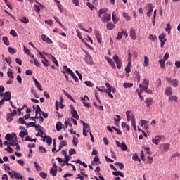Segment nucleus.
<instances>
[{
  "instance_id": "603ef678",
  "label": "nucleus",
  "mask_w": 180,
  "mask_h": 180,
  "mask_svg": "<svg viewBox=\"0 0 180 180\" xmlns=\"http://www.w3.org/2000/svg\"><path fill=\"white\" fill-rule=\"evenodd\" d=\"M149 39L152 40V41H155V40H157V36H154V34H150Z\"/></svg>"
},
{
  "instance_id": "cd10ccee",
  "label": "nucleus",
  "mask_w": 180,
  "mask_h": 180,
  "mask_svg": "<svg viewBox=\"0 0 180 180\" xmlns=\"http://www.w3.org/2000/svg\"><path fill=\"white\" fill-rule=\"evenodd\" d=\"M42 64H44V65L45 67L50 66V63H49V60H47V58L45 57V56H44V60L42 61Z\"/></svg>"
},
{
  "instance_id": "864d4df0",
  "label": "nucleus",
  "mask_w": 180,
  "mask_h": 180,
  "mask_svg": "<svg viewBox=\"0 0 180 180\" xmlns=\"http://www.w3.org/2000/svg\"><path fill=\"white\" fill-rule=\"evenodd\" d=\"M76 178H79L81 180H85L84 178V174H82V172H80V174H77Z\"/></svg>"
},
{
  "instance_id": "f03ea898",
  "label": "nucleus",
  "mask_w": 180,
  "mask_h": 180,
  "mask_svg": "<svg viewBox=\"0 0 180 180\" xmlns=\"http://www.w3.org/2000/svg\"><path fill=\"white\" fill-rule=\"evenodd\" d=\"M8 174L11 178H15V179H23L22 175L16 171H9Z\"/></svg>"
},
{
  "instance_id": "f704fd0d",
  "label": "nucleus",
  "mask_w": 180,
  "mask_h": 180,
  "mask_svg": "<svg viewBox=\"0 0 180 180\" xmlns=\"http://www.w3.org/2000/svg\"><path fill=\"white\" fill-rule=\"evenodd\" d=\"M5 139L8 142L9 141L10 143V141H11V139H13V136L11 133H8L7 134H6Z\"/></svg>"
},
{
  "instance_id": "423d86ee",
  "label": "nucleus",
  "mask_w": 180,
  "mask_h": 180,
  "mask_svg": "<svg viewBox=\"0 0 180 180\" xmlns=\"http://www.w3.org/2000/svg\"><path fill=\"white\" fill-rule=\"evenodd\" d=\"M115 143L117 147H121L122 151H127V150H128V147L124 141H122V143H121L120 141H119L118 140H116Z\"/></svg>"
},
{
  "instance_id": "79ce46f5",
  "label": "nucleus",
  "mask_w": 180,
  "mask_h": 180,
  "mask_svg": "<svg viewBox=\"0 0 180 180\" xmlns=\"http://www.w3.org/2000/svg\"><path fill=\"white\" fill-rule=\"evenodd\" d=\"M8 51L11 54H15L17 53V50L15 49H13V47H8Z\"/></svg>"
},
{
  "instance_id": "bb28decb",
  "label": "nucleus",
  "mask_w": 180,
  "mask_h": 180,
  "mask_svg": "<svg viewBox=\"0 0 180 180\" xmlns=\"http://www.w3.org/2000/svg\"><path fill=\"white\" fill-rule=\"evenodd\" d=\"M10 110V113H8L7 115H6V118H7V121L8 122H12L13 120V116L11 115L12 113V110L11 109H9Z\"/></svg>"
},
{
  "instance_id": "680f3d73",
  "label": "nucleus",
  "mask_w": 180,
  "mask_h": 180,
  "mask_svg": "<svg viewBox=\"0 0 180 180\" xmlns=\"http://www.w3.org/2000/svg\"><path fill=\"white\" fill-rule=\"evenodd\" d=\"M72 141H73L74 146H77L79 141H78V139H77V137H75V136H74Z\"/></svg>"
},
{
  "instance_id": "13d9d810",
  "label": "nucleus",
  "mask_w": 180,
  "mask_h": 180,
  "mask_svg": "<svg viewBox=\"0 0 180 180\" xmlns=\"http://www.w3.org/2000/svg\"><path fill=\"white\" fill-rule=\"evenodd\" d=\"M18 122L21 123L22 124H26V122H25L24 117H20L18 119Z\"/></svg>"
},
{
  "instance_id": "8fccbe9b",
  "label": "nucleus",
  "mask_w": 180,
  "mask_h": 180,
  "mask_svg": "<svg viewBox=\"0 0 180 180\" xmlns=\"http://www.w3.org/2000/svg\"><path fill=\"white\" fill-rule=\"evenodd\" d=\"M86 6H88V8H89V9H91V11H93L94 6V4H92V3H90V1H87Z\"/></svg>"
},
{
  "instance_id": "4c0bfd02",
  "label": "nucleus",
  "mask_w": 180,
  "mask_h": 180,
  "mask_svg": "<svg viewBox=\"0 0 180 180\" xmlns=\"http://www.w3.org/2000/svg\"><path fill=\"white\" fill-rule=\"evenodd\" d=\"M159 63L160 64L161 68L165 69V58L162 59V60H159Z\"/></svg>"
},
{
  "instance_id": "ddd939ff",
  "label": "nucleus",
  "mask_w": 180,
  "mask_h": 180,
  "mask_svg": "<svg viewBox=\"0 0 180 180\" xmlns=\"http://www.w3.org/2000/svg\"><path fill=\"white\" fill-rule=\"evenodd\" d=\"M33 81L35 84L36 87L37 88V89H39V91H43V88L41 86V84H40V82H39V81H37V79H36V78H33Z\"/></svg>"
},
{
  "instance_id": "338daca9",
  "label": "nucleus",
  "mask_w": 180,
  "mask_h": 180,
  "mask_svg": "<svg viewBox=\"0 0 180 180\" xmlns=\"http://www.w3.org/2000/svg\"><path fill=\"white\" fill-rule=\"evenodd\" d=\"M85 84L86 85H87V86H90V87L94 86V84L91 81H85Z\"/></svg>"
},
{
  "instance_id": "393cba45",
  "label": "nucleus",
  "mask_w": 180,
  "mask_h": 180,
  "mask_svg": "<svg viewBox=\"0 0 180 180\" xmlns=\"http://www.w3.org/2000/svg\"><path fill=\"white\" fill-rule=\"evenodd\" d=\"M63 92L64 95H65V96H67V98L70 99V101L75 102V99H73L72 96H71V95L70 94H68V92H66V91H65V89H63Z\"/></svg>"
},
{
  "instance_id": "5701e85b",
  "label": "nucleus",
  "mask_w": 180,
  "mask_h": 180,
  "mask_svg": "<svg viewBox=\"0 0 180 180\" xmlns=\"http://www.w3.org/2000/svg\"><path fill=\"white\" fill-rule=\"evenodd\" d=\"M131 124L133 126V128L134 129L135 131L137 130L136 129V119L134 116V115H132V117H131Z\"/></svg>"
},
{
  "instance_id": "f257e3e1",
  "label": "nucleus",
  "mask_w": 180,
  "mask_h": 180,
  "mask_svg": "<svg viewBox=\"0 0 180 180\" xmlns=\"http://www.w3.org/2000/svg\"><path fill=\"white\" fill-rule=\"evenodd\" d=\"M149 85H150L149 79L148 78H144V79L143 80V85L141 84H140L139 85L140 90L147 92V89Z\"/></svg>"
},
{
  "instance_id": "a19ab883",
  "label": "nucleus",
  "mask_w": 180,
  "mask_h": 180,
  "mask_svg": "<svg viewBox=\"0 0 180 180\" xmlns=\"http://www.w3.org/2000/svg\"><path fill=\"white\" fill-rule=\"evenodd\" d=\"M64 71H65L67 74H70V75H72V70H70V68H68L67 65L64 66Z\"/></svg>"
},
{
  "instance_id": "6ab92c4d",
  "label": "nucleus",
  "mask_w": 180,
  "mask_h": 180,
  "mask_svg": "<svg viewBox=\"0 0 180 180\" xmlns=\"http://www.w3.org/2000/svg\"><path fill=\"white\" fill-rule=\"evenodd\" d=\"M131 66H132V63L131 61H129L128 65H127L125 68V71L127 74H129L131 71Z\"/></svg>"
},
{
  "instance_id": "b1692460",
  "label": "nucleus",
  "mask_w": 180,
  "mask_h": 180,
  "mask_svg": "<svg viewBox=\"0 0 180 180\" xmlns=\"http://www.w3.org/2000/svg\"><path fill=\"white\" fill-rule=\"evenodd\" d=\"M107 61L109 63L110 65H111V67L112 68L116 69V65H115L114 61H112V58L108 57V58H107Z\"/></svg>"
},
{
  "instance_id": "4d7b16f0",
  "label": "nucleus",
  "mask_w": 180,
  "mask_h": 180,
  "mask_svg": "<svg viewBox=\"0 0 180 180\" xmlns=\"http://www.w3.org/2000/svg\"><path fill=\"white\" fill-rule=\"evenodd\" d=\"M10 34H11V36H13L14 37H17L18 36V34L16 33L15 30H14L13 29L11 30Z\"/></svg>"
},
{
  "instance_id": "aec40b11",
  "label": "nucleus",
  "mask_w": 180,
  "mask_h": 180,
  "mask_svg": "<svg viewBox=\"0 0 180 180\" xmlns=\"http://www.w3.org/2000/svg\"><path fill=\"white\" fill-rule=\"evenodd\" d=\"M153 101V98H146V99L145 100V103L146 104L147 108H149L150 105H152Z\"/></svg>"
},
{
  "instance_id": "2f4dec72",
  "label": "nucleus",
  "mask_w": 180,
  "mask_h": 180,
  "mask_svg": "<svg viewBox=\"0 0 180 180\" xmlns=\"http://www.w3.org/2000/svg\"><path fill=\"white\" fill-rule=\"evenodd\" d=\"M2 41H4V44H6V46H9L10 41H9L8 37H6V36H4L2 37Z\"/></svg>"
},
{
  "instance_id": "39448f33",
  "label": "nucleus",
  "mask_w": 180,
  "mask_h": 180,
  "mask_svg": "<svg viewBox=\"0 0 180 180\" xmlns=\"http://www.w3.org/2000/svg\"><path fill=\"white\" fill-rule=\"evenodd\" d=\"M113 60L116 63L117 68H118V70H121L122 61L117 54H115V56H113Z\"/></svg>"
},
{
  "instance_id": "dca6fc26",
  "label": "nucleus",
  "mask_w": 180,
  "mask_h": 180,
  "mask_svg": "<svg viewBox=\"0 0 180 180\" xmlns=\"http://www.w3.org/2000/svg\"><path fill=\"white\" fill-rule=\"evenodd\" d=\"M48 143L49 146H50L51 144H52L53 143V139L51 137H50V136H44V139H43V141H46Z\"/></svg>"
},
{
  "instance_id": "c756f323",
  "label": "nucleus",
  "mask_w": 180,
  "mask_h": 180,
  "mask_svg": "<svg viewBox=\"0 0 180 180\" xmlns=\"http://www.w3.org/2000/svg\"><path fill=\"white\" fill-rule=\"evenodd\" d=\"M122 16L126 19V20H130L131 16H129V13H126V11H123Z\"/></svg>"
},
{
  "instance_id": "4468645a",
  "label": "nucleus",
  "mask_w": 180,
  "mask_h": 180,
  "mask_svg": "<svg viewBox=\"0 0 180 180\" xmlns=\"http://www.w3.org/2000/svg\"><path fill=\"white\" fill-rule=\"evenodd\" d=\"M77 32V34L79 37V39H80L82 40V41H83V43L87 46V47H90V46H89V44L86 43V41H85V40L83 39L82 36V33L79 30H76Z\"/></svg>"
},
{
  "instance_id": "6e6d98bb",
  "label": "nucleus",
  "mask_w": 180,
  "mask_h": 180,
  "mask_svg": "<svg viewBox=\"0 0 180 180\" xmlns=\"http://www.w3.org/2000/svg\"><path fill=\"white\" fill-rule=\"evenodd\" d=\"M37 139H31L30 136L25 137V141H34V143H36Z\"/></svg>"
},
{
  "instance_id": "0e129e2a",
  "label": "nucleus",
  "mask_w": 180,
  "mask_h": 180,
  "mask_svg": "<svg viewBox=\"0 0 180 180\" xmlns=\"http://www.w3.org/2000/svg\"><path fill=\"white\" fill-rule=\"evenodd\" d=\"M7 75L9 78H14V74L12 71H8Z\"/></svg>"
},
{
  "instance_id": "3c124183",
  "label": "nucleus",
  "mask_w": 180,
  "mask_h": 180,
  "mask_svg": "<svg viewBox=\"0 0 180 180\" xmlns=\"http://www.w3.org/2000/svg\"><path fill=\"white\" fill-rule=\"evenodd\" d=\"M132 159L134 160V161H141L138 154H134L133 156H132Z\"/></svg>"
},
{
  "instance_id": "473e14b6",
  "label": "nucleus",
  "mask_w": 180,
  "mask_h": 180,
  "mask_svg": "<svg viewBox=\"0 0 180 180\" xmlns=\"http://www.w3.org/2000/svg\"><path fill=\"white\" fill-rule=\"evenodd\" d=\"M169 101L170 102H173V101H174V102H178V97L176 96L175 95H173V96H169Z\"/></svg>"
},
{
  "instance_id": "37998d69",
  "label": "nucleus",
  "mask_w": 180,
  "mask_h": 180,
  "mask_svg": "<svg viewBox=\"0 0 180 180\" xmlns=\"http://www.w3.org/2000/svg\"><path fill=\"white\" fill-rule=\"evenodd\" d=\"M109 20H111V14H105L104 22H109Z\"/></svg>"
},
{
  "instance_id": "a878e982",
  "label": "nucleus",
  "mask_w": 180,
  "mask_h": 180,
  "mask_svg": "<svg viewBox=\"0 0 180 180\" xmlns=\"http://www.w3.org/2000/svg\"><path fill=\"white\" fill-rule=\"evenodd\" d=\"M20 22H22V23H25V25H27L30 22L29 19L24 16L23 18H21V19H19Z\"/></svg>"
},
{
  "instance_id": "e2e57ef3",
  "label": "nucleus",
  "mask_w": 180,
  "mask_h": 180,
  "mask_svg": "<svg viewBox=\"0 0 180 180\" xmlns=\"http://www.w3.org/2000/svg\"><path fill=\"white\" fill-rule=\"evenodd\" d=\"M40 176H41V178H43L44 179H46V178H47V174H46V172H40L39 173Z\"/></svg>"
},
{
  "instance_id": "c9c22d12",
  "label": "nucleus",
  "mask_w": 180,
  "mask_h": 180,
  "mask_svg": "<svg viewBox=\"0 0 180 180\" xmlns=\"http://www.w3.org/2000/svg\"><path fill=\"white\" fill-rule=\"evenodd\" d=\"M57 172H58V169H55L54 167L53 168H51L50 174L51 175H53V176H56V175H57Z\"/></svg>"
},
{
  "instance_id": "6e6552de",
  "label": "nucleus",
  "mask_w": 180,
  "mask_h": 180,
  "mask_svg": "<svg viewBox=\"0 0 180 180\" xmlns=\"http://www.w3.org/2000/svg\"><path fill=\"white\" fill-rule=\"evenodd\" d=\"M41 39L44 41H46V43H48V44H53V41L49 37H47L46 34L41 35Z\"/></svg>"
},
{
  "instance_id": "a18cd8bd",
  "label": "nucleus",
  "mask_w": 180,
  "mask_h": 180,
  "mask_svg": "<svg viewBox=\"0 0 180 180\" xmlns=\"http://www.w3.org/2000/svg\"><path fill=\"white\" fill-rule=\"evenodd\" d=\"M163 147H164L165 151H168V150H169V147H170L169 143H165L163 144Z\"/></svg>"
},
{
  "instance_id": "f8f14e48",
  "label": "nucleus",
  "mask_w": 180,
  "mask_h": 180,
  "mask_svg": "<svg viewBox=\"0 0 180 180\" xmlns=\"http://www.w3.org/2000/svg\"><path fill=\"white\" fill-rule=\"evenodd\" d=\"M36 130H38L39 134H41V137H43L44 135V128L40 124H35Z\"/></svg>"
},
{
  "instance_id": "7ed1b4c3",
  "label": "nucleus",
  "mask_w": 180,
  "mask_h": 180,
  "mask_svg": "<svg viewBox=\"0 0 180 180\" xmlns=\"http://www.w3.org/2000/svg\"><path fill=\"white\" fill-rule=\"evenodd\" d=\"M166 81L171 84L172 86H174V88H177L179 82L177 79H172V78H169V77H166Z\"/></svg>"
},
{
  "instance_id": "5fc2aeb1",
  "label": "nucleus",
  "mask_w": 180,
  "mask_h": 180,
  "mask_svg": "<svg viewBox=\"0 0 180 180\" xmlns=\"http://www.w3.org/2000/svg\"><path fill=\"white\" fill-rule=\"evenodd\" d=\"M84 129H85L86 133H88L90 130L89 124H88V123H85V122H84Z\"/></svg>"
},
{
  "instance_id": "ea45409f",
  "label": "nucleus",
  "mask_w": 180,
  "mask_h": 180,
  "mask_svg": "<svg viewBox=\"0 0 180 180\" xmlns=\"http://www.w3.org/2000/svg\"><path fill=\"white\" fill-rule=\"evenodd\" d=\"M5 150H6V151H8V153H13V151H14V150H13L12 147H11L10 143H8V146H7L6 148H5Z\"/></svg>"
},
{
  "instance_id": "412c9836",
  "label": "nucleus",
  "mask_w": 180,
  "mask_h": 180,
  "mask_svg": "<svg viewBox=\"0 0 180 180\" xmlns=\"http://www.w3.org/2000/svg\"><path fill=\"white\" fill-rule=\"evenodd\" d=\"M42 112H43V110H41L40 106L39 105H37V109L35 111L36 119H39V116H37L38 113H39V115H42Z\"/></svg>"
},
{
  "instance_id": "052dcab7",
  "label": "nucleus",
  "mask_w": 180,
  "mask_h": 180,
  "mask_svg": "<svg viewBox=\"0 0 180 180\" xmlns=\"http://www.w3.org/2000/svg\"><path fill=\"white\" fill-rule=\"evenodd\" d=\"M69 154H70V155H72L73 154H76L75 148H70L69 150Z\"/></svg>"
},
{
  "instance_id": "e433bc0d",
  "label": "nucleus",
  "mask_w": 180,
  "mask_h": 180,
  "mask_svg": "<svg viewBox=\"0 0 180 180\" xmlns=\"http://www.w3.org/2000/svg\"><path fill=\"white\" fill-rule=\"evenodd\" d=\"M27 127H36V120L34 122H30V123H25Z\"/></svg>"
},
{
  "instance_id": "c03bdc74",
  "label": "nucleus",
  "mask_w": 180,
  "mask_h": 180,
  "mask_svg": "<svg viewBox=\"0 0 180 180\" xmlns=\"http://www.w3.org/2000/svg\"><path fill=\"white\" fill-rule=\"evenodd\" d=\"M123 35H124V32L123 30L122 32H119L117 33V40H122V37H123Z\"/></svg>"
},
{
  "instance_id": "58836bf2",
  "label": "nucleus",
  "mask_w": 180,
  "mask_h": 180,
  "mask_svg": "<svg viewBox=\"0 0 180 180\" xmlns=\"http://www.w3.org/2000/svg\"><path fill=\"white\" fill-rule=\"evenodd\" d=\"M148 64H149V58L147 56L144 57V63L143 65L144 67H148Z\"/></svg>"
},
{
  "instance_id": "9b49d317",
  "label": "nucleus",
  "mask_w": 180,
  "mask_h": 180,
  "mask_svg": "<svg viewBox=\"0 0 180 180\" xmlns=\"http://www.w3.org/2000/svg\"><path fill=\"white\" fill-rule=\"evenodd\" d=\"M71 114H72V117H74L75 119H77V120L79 119V116L77 110H75L74 107H72L71 109Z\"/></svg>"
},
{
  "instance_id": "2eb2a0df",
  "label": "nucleus",
  "mask_w": 180,
  "mask_h": 180,
  "mask_svg": "<svg viewBox=\"0 0 180 180\" xmlns=\"http://www.w3.org/2000/svg\"><path fill=\"white\" fill-rule=\"evenodd\" d=\"M4 96V102L6 101H11V96H12L11 92L10 91L5 92Z\"/></svg>"
},
{
  "instance_id": "f3484780",
  "label": "nucleus",
  "mask_w": 180,
  "mask_h": 180,
  "mask_svg": "<svg viewBox=\"0 0 180 180\" xmlns=\"http://www.w3.org/2000/svg\"><path fill=\"white\" fill-rule=\"evenodd\" d=\"M94 34L96 36L98 43L101 44L102 43V36H101L99 32H95Z\"/></svg>"
},
{
  "instance_id": "de8ad7c7",
  "label": "nucleus",
  "mask_w": 180,
  "mask_h": 180,
  "mask_svg": "<svg viewBox=\"0 0 180 180\" xmlns=\"http://www.w3.org/2000/svg\"><path fill=\"white\" fill-rule=\"evenodd\" d=\"M131 110H127L126 112V115H127V119L128 120V122H129L131 120Z\"/></svg>"
},
{
  "instance_id": "49530a36",
  "label": "nucleus",
  "mask_w": 180,
  "mask_h": 180,
  "mask_svg": "<svg viewBox=\"0 0 180 180\" xmlns=\"http://www.w3.org/2000/svg\"><path fill=\"white\" fill-rule=\"evenodd\" d=\"M133 86H134V84L132 83H124L123 84L124 88H132Z\"/></svg>"
},
{
  "instance_id": "72a5a7b5",
  "label": "nucleus",
  "mask_w": 180,
  "mask_h": 180,
  "mask_svg": "<svg viewBox=\"0 0 180 180\" xmlns=\"http://www.w3.org/2000/svg\"><path fill=\"white\" fill-rule=\"evenodd\" d=\"M106 92H107V94L108 95V96H110V98H114V96L112 94V86H110V85L109 89L108 90L106 89Z\"/></svg>"
},
{
  "instance_id": "20e7f679",
  "label": "nucleus",
  "mask_w": 180,
  "mask_h": 180,
  "mask_svg": "<svg viewBox=\"0 0 180 180\" xmlns=\"http://www.w3.org/2000/svg\"><path fill=\"white\" fill-rule=\"evenodd\" d=\"M159 40L161 42L160 44V47L162 49H163L164 47V44H165L166 41H167V38H166V34H165L164 33H162V34H160L159 36Z\"/></svg>"
},
{
  "instance_id": "9d476101",
  "label": "nucleus",
  "mask_w": 180,
  "mask_h": 180,
  "mask_svg": "<svg viewBox=\"0 0 180 180\" xmlns=\"http://www.w3.org/2000/svg\"><path fill=\"white\" fill-rule=\"evenodd\" d=\"M162 140V136H155L154 139H152V141L154 144H158L160 141Z\"/></svg>"
},
{
  "instance_id": "bf43d9fd",
  "label": "nucleus",
  "mask_w": 180,
  "mask_h": 180,
  "mask_svg": "<svg viewBox=\"0 0 180 180\" xmlns=\"http://www.w3.org/2000/svg\"><path fill=\"white\" fill-rule=\"evenodd\" d=\"M51 57H52L53 63H54V64H56V65H57V67H59L58 62L57 61L56 57H53V56H51Z\"/></svg>"
},
{
  "instance_id": "0eeeda50",
  "label": "nucleus",
  "mask_w": 180,
  "mask_h": 180,
  "mask_svg": "<svg viewBox=\"0 0 180 180\" xmlns=\"http://www.w3.org/2000/svg\"><path fill=\"white\" fill-rule=\"evenodd\" d=\"M148 11L146 13L147 16H151V13H153V11H154V7L152 3H148L147 4Z\"/></svg>"
},
{
  "instance_id": "774afa93",
  "label": "nucleus",
  "mask_w": 180,
  "mask_h": 180,
  "mask_svg": "<svg viewBox=\"0 0 180 180\" xmlns=\"http://www.w3.org/2000/svg\"><path fill=\"white\" fill-rule=\"evenodd\" d=\"M34 165H35V167H36V169L37 170V171H39V170H41V167H40V165H39V164L35 161L34 162Z\"/></svg>"
},
{
  "instance_id": "69168bd1",
  "label": "nucleus",
  "mask_w": 180,
  "mask_h": 180,
  "mask_svg": "<svg viewBox=\"0 0 180 180\" xmlns=\"http://www.w3.org/2000/svg\"><path fill=\"white\" fill-rule=\"evenodd\" d=\"M71 76L75 79V81H76V82H77V81H79L77 77L75 75V74H74L73 71H72V70H71Z\"/></svg>"
},
{
  "instance_id": "1a4fd4ad",
  "label": "nucleus",
  "mask_w": 180,
  "mask_h": 180,
  "mask_svg": "<svg viewBox=\"0 0 180 180\" xmlns=\"http://www.w3.org/2000/svg\"><path fill=\"white\" fill-rule=\"evenodd\" d=\"M130 37L132 40H136L137 36L136 33V30L134 28L130 29Z\"/></svg>"
},
{
  "instance_id": "a211bd4d",
  "label": "nucleus",
  "mask_w": 180,
  "mask_h": 180,
  "mask_svg": "<svg viewBox=\"0 0 180 180\" xmlns=\"http://www.w3.org/2000/svg\"><path fill=\"white\" fill-rule=\"evenodd\" d=\"M172 89L171 88V86H168L167 88H166L165 91V95H167V96H171V95H172Z\"/></svg>"
},
{
  "instance_id": "7c9ffc66",
  "label": "nucleus",
  "mask_w": 180,
  "mask_h": 180,
  "mask_svg": "<svg viewBox=\"0 0 180 180\" xmlns=\"http://www.w3.org/2000/svg\"><path fill=\"white\" fill-rule=\"evenodd\" d=\"M115 25H113V23L112 22L107 23V29H108V30H112L113 29H115Z\"/></svg>"
},
{
  "instance_id": "4be33fe9",
  "label": "nucleus",
  "mask_w": 180,
  "mask_h": 180,
  "mask_svg": "<svg viewBox=\"0 0 180 180\" xmlns=\"http://www.w3.org/2000/svg\"><path fill=\"white\" fill-rule=\"evenodd\" d=\"M63 123L61 122H58V123L56 124V129L58 131H60L63 129Z\"/></svg>"
},
{
  "instance_id": "09e8293b",
  "label": "nucleus",
  "mask_w": 180,
  "mask_h": 180,
  "mask_svg": "<svg viewBox=\"0 0 180 180\" xmlns=\"http://www.w3.org/2000/svg\"><path fill=\"white\" fill-rule=\"evenodd\" d=\"M115 165H118L120 167V169H124V165L123 164V162H115Z\"/></svg>"
},
{
  "instance_id": "c85d7f7f",
  "label": "nucleus",
  "mask_w": 180,
  "mask_h": 180,
  "mask_svg": "<svg viewBox=\"0 0 180 180\" xmlns=\"http://www.w3.org/2000/svg\"><path fill=\"white\" fill-rule=\"evenodd\" d=\"M99 161H100V158L98 155H96V157H94L93 161H91V165H95V162L100 163Z\"/></svg>"
}]
</instances>
